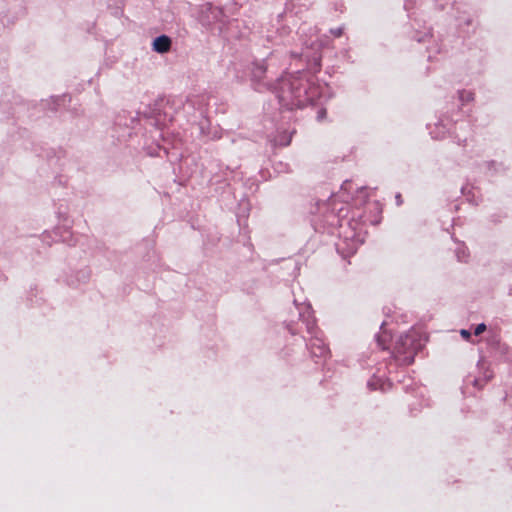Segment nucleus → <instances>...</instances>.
Returning a JSON list of instances; mask_svg holds the SVG:
<instances>
[{
  "mask_svg": "<svg viewBox=\"0 0 512 512\" xmlns=\"http://www.w3.org/2000/svg\"><path fill=\"white\" fill-rule=\"evenodd\" d=\"M153 49L158 53H166L171 47V40L168 36L162 35L154 39Z\"/></svg>",
  "mask_w": 512,
  "mask_h": 512,
  "instance_id": "f257e3e1",
  "label": "nucleus"
},
{
  "mask_svg": "<svg viewBox=\"0 0 512 512\" xmlns=\"http://www.w3.org/2000/svg\"><path fill=\"white\" fill-rule=\"evenodd\" d=\"M485 329H486L485 324H479V325L476 327V329H475V334H476V335H479V334L483 333V332L485 331Z\"/></svg>",
  "mask_w": 512,
  "mask_h": 512,
  "instance_id": "f03ea898",
  "label": "nucleus"
},
{
  "mask_svg": "<svg viewBox=\"0 0 512 512\" xmlns=\"http://www.w3.org/2000/svg\"><path fill=\"white\" fill-rule=\"evenodd\" d=\"M461 335H462L464 338H469L470 333H469V331H467V330H462V331H461Z\"/></svg>",
  "mask_w": 512,
  "mask_h": 512,
  "instance_id": "7ed1b4c3",
  "label": "nucleus"
}]
</instances>
